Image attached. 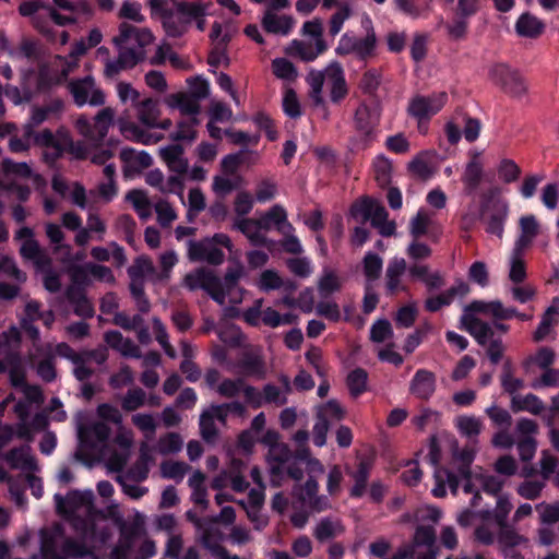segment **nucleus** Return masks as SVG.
I'll use <instances>...</instances> for the list:
<instances>
[{
    "label": "nucleus",
    "instance_id": "1",
    "mask_svg": "<svg viewBox=\"0 0 559 559\" xmlns=\"http://www.w3.org/2000/svg\"><path fill=\"white\" fill-rule=\"evenodd\" d=\"M56 510L68 520L75 531L85 536L95 534V521L103 515L94 508V493L92 490H71L67 496H53Z\"/></svg>",
    "mask_w": 559,
    "mask_h": 559
},
{
    "label": "nucleus",
    "instance_id": "2",
    "mask_svg": "<svg viewBox=\"0 0 559 559\" xmlns=\"http://www.w3.org/2000/svg\"><path fill=\"white\" fill-rule=\"evenodd\" d=\"M151 15L158 20L169 37H180L192 25L195 17L206 15L209 4L203 1H176L173 9L166 0H151Z\"/></svg>",
    "mask_w": 559,
    "mask_h": 559
},
{
    "label": "nucleus",
    "instance_id": "3",
    "mask_svg": "<svg viewBox=\"0 0 559 559\" xmlns=\"http://www.w3.org/2000/svg\"><path fill=\"white\" fill-rule=\"evenodd\" d=\"M76 433L81 451L99 460L109 457L108 444L111 429L108 424L86 414H80L76 417Z\"/></svg>",
    "mask_w": 559,
    "mask_h": 559
},
{
    "label": "nucleus",
    "instance_id": "4",
    "mask_svg": "<svg viewBox=\"0 0 559 559\" xmlns=\"http://www.w3.org/2000/svg\"><path fill=\"white\" fill-rule=\"evenodd\" d=\"M499 300L484 301L474 300L464 307L460 322L462 326L475 338L479 345H486L493 335V326L476 317V313H484L497 319Z\"/></svg>",
    "mask_w": 559,
    "mask_h": 559
},
{
    "label": "nucleus",
    "instance_id": "5",
    "mask_svg": "<svg viewBox=\"0 0 559 559\" xmlns=\"http://www.w3.org/2000/svg\"><path fill=\"white\" fill-rule=\"evenodd\" d=\"M93 554L72 538H64L59 532H41V559H80Z\"/></svg>",
    "mask_w": 559,
    "mask_h": 559
},
{
    "label": "nucleus",
    "instance_id": "6",
    "mask_svg": "<svg viewBox=\"0 0 559 559\" xmlns=\"http://www.w3.org/2000/svg\"><path fill=\"white\" fill-rule=\"evenodd\" d=\"M362 25L367 29L365 37H357L353 33H344L335 48L337 56H354L360 61H367L374 55L377 47V37L372 28L371 20L366 16L362 20Z\"/></svg>",
    "mask_w": 559,
    "mask_h": 559
},
{
    "label": "nucleus",
    "instance_id": "7",
    "mask_svg": "<svg viewBox=\"0 0 559 559\" xmlns=\"http://www.w3.org/2000/svg\"><path fill=\"white\" fill-rule=\"evenodd\" d=\"M154 40V36L148 28H139L127 22L119 25V34L114 38L118 50L129 52L136 62L144 60L146 56L145 48Z\"/></svg>",
    "mask_w": 559,
    "mask_h": 559
},
{
    "label": "nucleus",
    "instance_id": "8",
    "mask_svg": "<svg viewBox=\"0 0 559 559\" xmlns=\"http://www.w3.org/2000/svg\"><path fill=\"white\" fill-rule=\"evenodd\" d=\"M57 9L48 8L51 24L66 26L88 21L93 9L85 0H53Z\"/></svg>",
    "mask_w": 559,
    "mask_h": 559
},
{
    "label": "nucleus",
    "instance_id": "9",
    "mask_svg": "<svg viewBox=\"0 0 559 559\" xmlns=\"http://www.w3.org/2000/svg\"><path fill=\"white\" fill-rule=\"evenodd\" d=\"M353 214L360 216L364 222L369 221L383 237H390L395 234L396 224L390 221L385 207L377 200L364 199L353 207Z\"/></svg>",
    "mask_w": 559,
    "mask_h": 559
},
{
    "label": "nucleus",
    "instance_id": "10",
    "mask_svg": "<svg viewBox=\"0 0 559 559\" xmlns=\"http://www.w3.org/2000/svg\"><path fill=\"white\" fill-rule=\"evenodd\" d=\"M115 110L111 107L100 109L94 120L80 116L75 121L79 133L91 144L99 145L108 134L109 128L114 124Z\"/></svg>",
    "mask_w": 559,
    "mask_h": 559
},
{
    "label": "nucleus",
    "instance_id": "11",
    "mask_svg": "<svg viewBox=\"0 0 559 559\" xmlns=\"http://www.w3.org/2000/svg\"><path fill=\"white\" fill-rule=\"evenodd\" d=\"M453 457L460 463V466L457 474L447 471L444 472L447 476V484L453 495L457 492L460 486H462L465 493L471 495L474 490V484L469 465L474 461L475 449L471 447L456 449L453 452Z\"/></svg>",
    "mask_w": 559,
    "mask_h": 559
},
{
    "label": "nucleus",
    "instance_id": "12",
    "mask_svg": "<svg viewBox=\"0 0 559 559\" xmlns=\"http://www.w3.org/2000/svg\"><path fill=\"white\" fill-rule=\"evenodd\" d=\"M379 121V115L374 108L367 104H360L354 115L355 129L360 133L350 140L353 151L367 148L373 140V130Z\"/></svg>",
    "mask_w": 559,
    "mask_h": 559
},
{
    "label": "nucleus",
    "instance_id": "13",
    "mask_svg": "<svg viewBox=\"0 0 559 559\" xmlns=\"http://www.w3.org/2000/svg\"><path fill=\"white\" fill-rule=\"evenodd\" d=\"M49 5L37 0H27L20 4L19 12L23 16L32 17L34 27L48 40H57L58 31L51 24L49 16Z\"/></svg>",
    "mask_w": 559,
    "mask_h": 559
},
{
    "label": "nucleus",
    "instance_id": "14",
    "mask_svg": "<svg viewBox=\"0 0 559 559\" xmlns=\"http://www.w3.org/2000/svg\"><path fill=\"white\" fill-rule=\"evenodd\" d=\"M68 90L72 95L75 105L79 107H83L87 104L90 106L97 107L105 104V94L96 86L95 80L92 75L70 81Z\"/></svg>",
    "mask_w": 559,
    "mask_h": 559
},
{
    "label": "nucleus",
    "instance_id": "15",
    "mask_svg": "<svg viewBox=\"0 0 559 559\" xmlns=\"http://www.w3.org/2000/svg\"><path fill=\"white\" fill-rule=\"evenodd\" d=\"M183 286L189 290L203 289L217 304L224 305L221 278L215 276L212 271L201 267L188 273L183 278Z\"/></svg>",
    "mask_w": 559,
    "mask_h": 559
},
{
    "label": "nucleus",
    "instance_id": "16",
    "mask_svg": "<svg viewBox=\"0 0 559 559\" xmlns=\"http://www.w3.org/2000/svg\"><path fill=\"white\" fill-rule=\"evenodd\" d=\"M112 443L120 448V452H116L111 449L110 443L108 444L109 457H105L108 467L114 472H122L130 456V449L133 444V433L130 429L122 425L117 427L116 436L112 439Z\"/></svg>",
    "mask_w": 559,
    "mask_h": 559
},
{
    "label": "nucleus",
    "instance_id": "17",
    "mask_svg": "<svg viewBox=\"0 0 559 559\" xmlns=\"http://www.w3.org/2000/svg\"><path fill=\"white\" fill-rule=\"evenodd\" d=\"M448 100L447 93H437L429 96L417 95L409 102L408 114L421 121L429 119L431 116L439 112Z\"/></svg>",
    "mask_w": 559,
    "mask_h": 559
},
{
    "label": "nucleus",
    "instance_id": "18",
    "mask_svg": "<svg viewBox=\"0 0 559 559\" xmlns=\"http://www.w3.org/2000/svg\"><path fill=\"white\" fill-rule=\"evenodd\" d=\"M188 258L191 261L219 265L224 262L225 254L221 248L215 246L213 240L204 238L199 241L190 240L188 242Z\"/></svg>",
    "mask_w": 559,
    "mask_h": 559
},
{
    "label": "nucleus",
    "instance_id": "19",
    "mask_svg": "<svg viewBox=\"0 0 559 559\" xmlns=\"http://www.w3.org/2000/svg\"><path fill=\"white\" fill-rule=\"evenodd\" d=\"M138 120L148 129L168 130L171 127L170 119L159 120L160 110L156 99L145 98L134 107Z\"/></svg>",
    "mask_w": 559,
    "mask_h": 559
},
{
    "label": "nucleus",
    "instance_id": "20",
    "mask_svg": "<svg viewBox=\"0 0 559 559\" xmlns=\"http://www.w3.org/2000/svg\"><path fill=\"white\" fill-rule=\"evenodd\" d=\"M328 49L324 39L318 43L305 41L299 39L292 40L284 49L285 53L298 58L304 62H312Z\"/></svg>",
    "mask_w": 559,
    "mask_h": 559
},
{
    "label": "nucleus",
    "instance_id": "21",
    "mask_svg": "<svg viewBox=\"0 0 559 559\" xmlns=\"http://www.w3.org/2000/svg\"><path fill=\"white\" fill-rule=\"evenodd\" d=\"M325 74L330 99L333 104H338L348 95L344 70L338 62H331L325 68Z\"/></svg>",
    "mask_w": 559,
    "mask_h": 559
},
{
    "label": "nucleus",
    "instance_id": "22",
    "mask_svg": "<svg viewBox=\"0 0 559 559\" xmlns=\"http://www.w3.org/2000/svg\"><path fill=\"white\" fill-rule=\"evenodd\" d=\"M436 389V374L428 369H418L409 382V393L421 401L430 400Z\"/></svg>",
    "mask_w": 559,
    "mask_h": 559
},
{
    "label": "nucleus",
    "instance_id": "23",
    "mask_svg": "<svg viewBox=\"0 0 559 559\" xmlns=\"http://www.w3.org/2000/svg\"><path fill=\"white\" fill-rule=\"evenodd\" d=\"M120 159L123 163V174L132 177L148 168L153 158L146 151H136L132 147H123L120 152Z\"/></svg>",
    "mask_w": 559,
    "mask_h": 559
},
{
    "label": "nucleus",
    "instance_id": "24",
    "mask_svg": "<svg viewBox=\"0 0 559 559\" xmlns=\"http://www.w3.org/2000/svg\"><path fill=\"white\" fill-rule=\"evenodd\" d=\"M484 165L480 160V153L474 152L464 167L461 180L464 186V194L474 197L483 181Z\"/></svg>",
    "mask_w": 559,
    "mask_h": 559
},
{
    "label": "nucleus",
    "instance_id": "25",
    "mask_svg": "<svg viewBox=\"0 0 559 559\" xmlns=\"http://www.w3.org/2000/svg\"><path fill=\"white\" fill-rule=\"evenodd\" d=\"M407 264L404 258H392L385 270V290L386 294L392 296L399 292H405L406 286L403 284V276L406 272Z\"/></svg>",
    "mask_w": 559,
    "mask_h": 559
},
{
    "label": "nucleus",
    "instance_id": "26",
    "mask_svg": "<svg viewBox=\"0 0 559 559\" xmlns=\"http://www.w3.org/2000/svg\"><path fill=\"white\" fill-rule=\"evenodd\" d=\"M294 457L288 445L284 443H275L271 445L269 451L271 481L274 486H278V478L284 474L287 463Z\"/></svg>",
    "mask_w": 559,
    "mask_h": 559
},
{
    "label": "nucleus",
    "instance_id": "27",
    "mask_svg": "<svg viewBox=\"0 0 559 559\" xmlns=\"http://www.w3.org/2000/svg\"><path fill=\"white\" fill-rule=\"evenodd\" d=\"M258 221L265 231L272 228H276L283 235H288L294 231L293 225L287 221L286 210L280 204L273 205L269 211L263 213Z\"/></svg>",
    "mask_w": 559,
    "mask_h": 559
},
{
    "label": "nucleus",
    "instance_id": "28",
    "mask_svg": "<svg viewBox=\"0 0 559 559\" xmlns=\"http://www.w3.org/2000/svg\"><path fill=\"white\" fill-rule=\"evenodd\" d=\"M153 463L151 449L147 444L143 443L140 448L138 460L123 473L118 476L131 479L134 483L144 481L150 473V465Z\"/></svg>",
    "mask_w": 559,
    "mask_h": 559
},
{
    "label": "nucleus",
    "instance_id": "29",
    "mask_svg": "<svg viewBox=\"0 0 559 559\" xmlns=\"http://www.w3.org/2000/svg\"><path fill=\"white\" fill-rule=\"evenodd\" d=\"M508 215V202L504 200L495 201L489 209V215L485 218L486 231L496 235L498 238H502Z\"/></svg>",
    "mask_w": 559,
    "mask_h": 559
},
{
    "label": "nucleus",
    "instance_id": "30",
    "mask_svg": "<svg viewBox=\"0 0 559 559\" xmlns=\"http://www.w3.org/2000/svg\"><path fill=\"white\" fill-rule=\"evenodd\" d=\"M5 461L13 469H20L26 473L38 471V464L35 456L32 454L29 445H22L10 450L5 454Z\"/></svg>",
    "mask_w": 559,
    "mask_h": 559
},
{
    "label": "nucleus",
    "instance_id": "31",
    "mask_svg": "<svg viewBox=\"0 0 559 559\" xmlns=\"http://www.w3.org/2000/svg\"><path fill=\"white\" fill-rule=\"evenodd\" d=\"M296 21L292 15L271 13V11H264L261 24L262 27L270 34L288 36Z\"/></svg>",
    "mask_w": 559,
    "mask_h": 559
},
{
    "label": "nucleus",
    "instance_id": "32",
    "mask_svg": "<svg viewBox=\"0 0 559 559\" xmlns=\"http://www.w3.org/2000/svg\"><path fill=\"white\" fill-rule=\"evenodd\" d=\"M237 368L243 377L263 379L266 376L264 359L258 352L245 353L237 362Z\"/></svg>",
    "mask_w": 559,
    "mask_h": 559
},
{
    "label": "nucleus",
    "instance_id": "33",
    "mask_svg": "<svg viewBox=\"0 0 559 559\" xmlns=\"http://www.w3.org/2000/svg\"><path fill=\"white\" fill-rule=\"evenodd\" d=\"M520 235L518 236L513 248L525 251L533 240L538 236L540 225L533 214L523 215L519 221Z\"/></svg>",
    "mask_w": 559,
    "mask_h": 559
},
{
    "label": "nucleus",
    "instance_id": "34",
    "mask_svg": "<svg viewBox=\"0 0 559 559\" xmlns=\"http://www.w3.org/2000/svg\"><path fill=\"white\" fill-rule=\"evenodd\" d=\"M234 227L241 231L252 246H271L273 243L263 234L265 230L258 219L238 218L235 221Z\"/></svg>",
    "mask_w": 559,
    "mask_h": 559
},
{
    "label": "nucleus",
    "instance_id": "35",
    "mask_svg": "<svg viewBox=\"0 0 559 559\" xmlns=\"http://www.w3.org/2000/svg\"><path fill=\"white\" fill-rule=\"evenodd\" d=\"M159 154L169 170L178 175H183L188 171L189 162L185 157V150L181 145L171 144L160 147Z\"/></svg>",
    "mask_w": 559,
    "mask_h": 559
},
{
    "label": "nucleus",
    "instance_id": "36",
    "mask_svg": "<svg viewBox=\"0 0 559 559\" xmlns=\"http://www.w3.org/2000/svg\"><path fill=\"white\" fill-rule=\"evenodd\" d=\"M118 127L124 139L144 145L155 144L163 139V135L147 132L136 123L127 121L124 119L118 120Z\"/></svg>",
    "mask_w": 559,
    "mask_h": 559
},
{
    "label": "nucleus",
    "instance_id": "37",
    "mask_svg": "<svg viewBox=\"0 0 559 559\" xmlns=\"http://www.w3.org/2000/svg\"><path fill=\"white\" fill-rule=\"evenodd\" d=\"M104 338L108 346L120 353L123 357H141L140 347L131 338L124 337L119 331H108L105 333Z\"/></svg>",
    "mask_w": 559,
    "mask_h": 559
},
{
    "label": "nucleus",
    "instance_id": "38",
    "mask_svg": "<svg viewBox=\"0 0 559 559\" xmlns=\"http://www.w3.org/2000/svg\"><path fill=\"white\" fill-rule=\"evenodd\" d=\"M473 484H474V490L471 492L473 495L471 499L472 507H477L478 501L480 500L479 489L484 490L487 493L490 495H498L503 486V481L493 475H487V474H480V475H473Z\"/></svg>",
    "mask_w": 559,
    "mask_h": 559
},
{
    "label": "nucleus",
    "instance_id": "39",
    "mask_svg": "<svg viewBox=\"0 0 559 559\" xmlns=\"http://www.w3.org/2000/svg\"><path fill=\"white\" fill-rule=\"evenodd\" d=\"M20 253L25 260L32 261L38 270L50 267V258L35 239H26L23 241L20 248Z\"/></svg>",
    "mask_w": 559,
    "mask_h": 559
},
{
    "label": "nucleus",
    "instance_id": "40",
    "mask_svg": "<svg viewBox=\"0 0 559 559\" xmlns=\"http://www.w3.org/2000/svg\"><path fill=\"white\" fill-rule=\"evenodd\" d=\"M497 544L499 549L512 547H527L528 538L521 535L513 526L508 523L498 525Z\"/></svg>",
    "mask_w": 559,
    "mask_h": 559
},
{
    "label": "nucleus",
    "instance_id": "41",
    "mask_svg": "<svg viewBox=\"0 0 559 559\" xmlns=\"http://www.w3.org/2000/svg\"><path fill=\"white\" fill-rule=\"evenodd\" d=\"M544 29L545 24L543 21L530 12L521 14L515 23V31L521 37L536 38Z\"/></svg>",
    "mask_w": 559,
    "mask_h": 559
},
{
    "label": "nucleus",
    "instance_id": "42",
    "mask_svg": "<svg viewBox=\"0 0 559 559\" xmlns=\"http://www.w3.org/2000/svg\"><path fill=\"white\" fill-rule=\"evenodd\" d=\"M371 469L372 463L368 460H361L358 463L356 471L349 474L354 480V485L349 492L350 497L361 498L366 493L367 481L369 479Z\"/></svg>",
    "mask_w": 559,
    "mask_h": 559
},
{
    "label": "nucleus",
    "instance_id": "43",
    "mask_svg": "<svg viewBox=\"0 0 559 559\" xmlns=\"http://www.w3.org/2000/svg\"><path fill=\"white\" fill-rule=\"evenodd\" d=\"M243 275V270L240 265L229 267L224 276L223 280H221V290L224 294V304L228 299L230 302H238L240 301V297L237 295H234V290L237 287V284L241 276Z\"/></svg>",
    "mask_w": 559,
    "mask_h": 559
},
{
    "label": "nucleus",
    "instance_id": "44",
    "mask_svg": "<svg viewBox=\"0 0 559 559\" xmlns=\"http://www.w3.org/2000/svg\"><path fill=\"white\" fill-rule=\"evenodd\" d=\"M285 389L267 383L263 386L264 405L283 406L287 403V394L290 391V382L287 377H282Z\"/></svg>",
    "mask_w": 559,
    "mask_h": 559
},
{
    "label": "nucleus",
    "instance_id": "45",
    "mask_svg": "<svg viewBox=\"0 0 559 559\" xmlns=\"http://www.w3.org/2000/svg\"><path fill=\"white\" fill-rule=\"evenodd\" d=\"M168 105L178 108L181 114L188 115L189 118H197L200 112L199 100L186 93L170 95Z\"/></svg>",
    "mask_w": 559,
    "mask_h": 559
},
{
    "label": "nucleus",
    "instance_id": "46",
    "mask_svg": "<svg viewBox=\"0 0 559 559\" xmlns=\"http://www.w3.org/2000/svg\"><path fill=\"white\" fill-rule=\"evenodd\" d=\"M128 274L130 277H139L142 280H150L152 282H159V275L155 269L152 260L147 257H139L134 263L129 267Z\"/></svg>",
    "mask_w": 559,
    "mask_h": 559
},
{
    "label": "nucleus",
    "instance_id": "47",
    "mask_svg": "<svg viewBox=\"0 0 559 559\" xmlns=\"http://www.w3.org/2000/svg\"><path fill=\"white\" fill-rule=\"evenodd\" d=\"M344 527L338 520L322 518L313 530L314 537L323 543L343 534Z\"/></svg>",
    "mask_w": 559,
    "mask_h": 559
},
{
    "label": "nucleus",
    "instance_id": "48",
    "mask_svg": "<svg viewBox=\"0 0 559 559\" xmlns=\"http://www.w3.org/2000/svg\"><path fill=\"white\" fill-rule=\"evenodd\" d=\"M46 236L48 237L51 245H53L55 252H61L64 257L62 258V262L67 263L71 260V247L69 245H64V233L61 227L53 223H48L45 226Z\"/></svg>",
    "mask_w": 559,
    "mask_h": 559
},
{
    "label": "nucleus",
    "instance_id": "49",
    "mask_svg": "<svg viewBox=\"0 0 559 559\" xmlns=\"http://www.w3.org/2000/svg\"><path fill=\"white\" fill-rule=\"evenodd\" d=\"M512 407L515 412H528L533 415H539L545 409L543 401L532 393L514 395L512 397Z\"/></svg>",
    "mask_w": 559,
    "mask_h": 559
},
{
    "label": "nucleus",
    "instance_id": "50",
    "mask_svg": "<svg viewBox=\"0 0 559 559\" xmlns=\"http://www.w3.org/2000/svg\"><path fill=\"white\" fill-rule=\"evenodd\" d=\"M68 300L74 305V312L80 317L91 318L94 314V309L91 302L82 294L81 289L70 286L67 289Z\"/></svg>",
    "mask_w": 559,
    "mask_h": 559
},
{
    "label": "nucleus",
    "instance_id": "51",
    "mask_svg": "<svg viewBox=\"0 0 559 559\" xmlns=\"http://www.w3.org/2000/svg\"><path fill=\"white\" fill-rule=\"evenodd\" d=\"M509 278L514 284H520L526 278L524 251L512 248L509 259Z\"/></svg>",
    "mask_w": 559,
    "mask_h": 559
},
{
    "label": "nucleus",
    "instance_id": "52",
    "mask_svg": "<svg viewBox=\"0 0 559 559\" xmlns=\"http://www.w3.org/2000/svg\"><path fill=\"white\" fill-rule=\"evenodd\" d=\"M383 267L382 258L371 251H368L362 259V271L367 283L370 285L380 277Z\"/></svg>",
    "mask_w": 559,
    "mask_h": 559
},
{
    "label": "nucleus",
    "instance_id": "53",
    "mask_svg": "<svg viewBox=\"0 0 559 559\" xmlns=\"http://www.w3.org/2000/svg\"><path fill=\"white\" fill-rule=\"evenodd\" d=\"M79 67V61L71 58L70 56H55L51 61V68L57 72L56 82L61 83L68 79V76L75 71Z\"/></svg>",
    "mask_w": 559,
    "mask_h": 559
},
{
    "label": "nucleus",
    "instance_id": "54",
    "mask_svg": "<svg viewBox=\"0 0 559 559\" xmlns=\"http://www.w3.org/2000/svg\"><path fill=\"white\" fill-rule=\"evenodd\" d=\"M324 81H326L325 70L311 69L306 76V82L310 87V97L316 105H322L324 102L322 96Z\"/></svg>",
    "mask_w": 559,
    "mask_h": 559
},
{
    "label": "nucleus",
    "instance_id": "55",
    "mask_svg": "<svg viewBox=\"0 0 559 559\" xmlns=\"http://www.w3.org/2000/svg\"><path fill=\"white\" fill-rule=\"evenodd\" d=\"M455 426L462 436L473 440L480 433L483 421L475 416L463 415L455 419Z\"/></svg>",
    "mask_w": 559,
    "mask_h": 559
},
{
    "label": "nucleus",
    "instance_id": "56",
    "mask_svg": "<svg viewBox=\"0 0 559 559\" xmlns=\"http://www.w3.org/2000/svg\"><path fill=\"white\" fill-rule=\"evenodd\" d=\"M139 62L129 53L118 50V58L115 60H107L105 64V75L112 78L120 71L129 68H133Z\"/></svg>",
    "mask_w": 559,
    "mask_h": 559
},
{
    "label": "nucleus",
    "instance_id": "57",
    "mask_svg": "<svg viewBox=\"0 0 559 559\" xmlns=\"http://www.w3.org/2000/svg\"><path fill=\"white\" fill-rule=\"evenodd\" d=\"M33 135L32 126H23L19 132L14 133L9 139V150L12 153H23L28 151Z\"/></svg>",
    "mask_w": 559,
    "mask_h": 559
},
{
    "label": "nucleus",
    "instance_id": "58",
    "mask_svg": "<svg viewBox=\"0 0 559 559\" xmlns=\"http://www.w3.org/2000/svg\"><path fill=\"white\" fill-rule=\"evenodd\" d=\"M272 72L277 79L286 82H294L298 78L297 68L286 58L273 59Z\"/></svg>",
    "mask_w": 559,
    "mask_h": 559
},
{
    "label": "nucleus",
    "instance_id": "59",
    "mask_svg": "<svg viewBox=\"0 0 559 559\" xmlns=\"http://www.w3.org/2000/svg\"><path fill=\"white\" fill-rule=\"evenodd\" d=\"M368 373L362 368H356L350 371L346 379V384L353 397H358L367 390Z\"/></svg>",
    "mask_w": 559,
    "mask_h": 559
},
{
    "label": "nucleus",
    "instance_id": "60",
    "mask_svg": "<svg viewBox=\"0 0 559 559\" xmlns=\"http://www.w3.org/2000/svg\"><path fill=\"white\" fill-rule=\"evenodd\" d=\"M146 405V393L141 388H134L127 391L121 399V408L124 412H134Z\"/></svg>",
    "mask_w": 559,
    "mask_h": 559
},
{
    "label": "nucleus",
    "instance_id": "61",
    "mask_svg": "<svg viewBox=\"0 0 559 559\" xmlns=\"http://www.w3.org/2000/svg\"><path fill=\"white\" fill-rule=\"evenodd\" d=\"M127 200L131 202L139 217L146 221L151 217V205L146 194L140 190H132L127 194Z\"/></svg>",
    "mask_w": 559,
    "mask_h": 559
},
{
    "label": "nucleus",
    "instance_id": "62",
    "mask_svg": "<svg viewBox=\"0 0 559 559\" xmlns=\"http://www.w3.org/2000/svg\"><path fill=\"white\" fill-rule=\"evenodd\" d=\"M558 313V309L554 306L547 308L545 313L542 316V320L534 332L533 338L535 342L545 340L552 330L556 321L555 316Z\"/></svg>",
    "mask_w": 559,
    "mask_h": 559
},
{
    "label": "nucleus",
    "instance_id": "63",
    "mask_svg": "<svg viewBox=\"0 0 559 559\" xmlns=\"http://www.w3.org/2000/svg\"><path fill=\"white\" fill-rule=\"evenodd\" d=\"M374 178L379 186L384 187L390 183L392 174L391 160L384 155H378L373 160Z\"/></svg>",
    "mask_w": 559,
    "mask_h": 559
},
{
    "label": "nucleus",
    "instance_id": "64",
    "mask_svg": "<svg viewBox=\"0 0 559 559\" xmlns=\"http://www.w3.org/2000/svg\"><path fill=\"white\" fill-rule=\"evenodd\" d=\"M317 416L330 425L344 417V409L335 400H330L317 408Z\"/></svg>",
    "mask_w": 559,
    "mask_h": 559
}]
</instances>
